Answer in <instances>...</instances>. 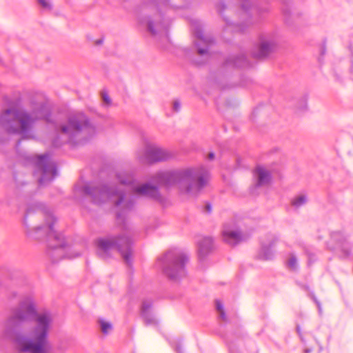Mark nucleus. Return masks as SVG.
<instances>
[{"instance_id": "obj_1", "label": "nucleus", "mask_w": 353, "mask_h": 353, "mask_svg": "<svg viewBox=\"0 0 353 353\" xmlns=\"http://www.w3.org/2000/svg\"><path fill=\"white\" fill-rule=\"evenodd\" d=\"M52 322L50 312H38L32 300L27 299L12 310L2 332L19 352L48 353V336Z\"/></svg>"}, {"instance_id": "obj_2", "label": "nucleus", "mask_w": 353, "mask_h": 353, "mask_svg": "<svg viewBox=\"0 0 353 353\" xmlns=\"http://www.w3.org/2000/svg\"><path fill=\"white\" fill-rule=\"evenodd\" d=\"M210 180V172L203 165L156 172V203H163L164 201L159 192L157 185L176 186L181 194L196 196L208 185Z\"/></svg>"}, {"instance_id": "obj_3", "label": "nucleus", "mask_w": 353, "mask_h": 353, "mask_svg": "<svg viewBox=\"0 0 353 353\" xmlns=\"http://www.w3.org/2000/svg\"><path fill=\"white\" fill-rule=\"evenodd\" d=\"M49 111L40 104L31 111L11 107L3 110L0 115V126L9 134L21 135L25 139L34 138L35 123L41 119L48 121Z\"/></svg>"}, {"instance_id": "obj_4", "label": "nucleus", "mask_w": 353, "mask_h": 353, "mask_svg": "<svg viewBox=\"0 0 353 353\" xmlns=\"http://www.w3.org/2000/svg\"><path fill=\"white\" fill-rule=\"evenodd\" d=\"M164 275L170 281L179 283L188 275L187 265L189 254L183 249L172 247L168 249L158 259Z\"/></svg>"}, {"instance_id": "obj_5", "label": "nucleus", "mask_w": 353, "mask_h": 353, "mask_svg": "<svg viewBox=\"0 0 353 353\" xmlns=\"http://www.w3.org/2000/svg\"><path fill=\"white\" fill-rule=\"evenodd\" d=\"M131 243L130 238L125 235L99 238L95 241L97 254L100 257L106 259L110 256L112 250H117L128 265L132 263Z\"/></svg>"}, {"instance_id": "obj_6", "label": "nucleus", "mask_w": 353, "mask_h": 353, "mask_svg": "<svg viewBox=\"0 0 353 353\" xmlns=\"http://www.w3.org/2000/svg\"><path fill=\"white\" fill-rule=\"evenodd\" d=\"M41 216H43L45 218L46 225L34 227L33 230L35 232L43 230L44 232L47 234L48 237L50 239L48 246L52 250H54L50 253V256H52L57 252L62 253V250L60 249L65 247L64 239L61 234H57L54 230L53 224L56 219L50 212L38 210L34 213L32 210L29 209L25 216V223L28 225L29 220L34 218H40Z\"/></svg>"}, {"instance_id": "obj_7", "label": "nucleus", "mask_w": 353, "mask_h": 353, "mask_svg": "<svg viewBox=\"0 0 353 353\" xmlns=\"http://www.w3.org/2000/svg\"><path fill=\"white\" fill-rule=\"evenodd\" d=\"M94 128L88 117L82 113H78L69 117L68 123L61 128V132L67 136L70 141H74L82 133L91 132Z\"/></svg>"}, {"instance_id": "obj_8", "label": "nucleus", "mask_w": 353, "mask_h": 353, "mask_svg": "<svg viewBox=\"0 0 353 353\" xmlns=\"http://www.w3.org/2000/svg\"><path fill=\"white\" fill-rule=\"evenodd\" d=\"M85 194L90 195L94 203H101L107 201H112L118 206L123 203L124 194L121 190H112L106 185L91 186L85 185L83 188Z\"/></svg>"}, {"instance_id": "obj_9", "label": "nucleus", "mask_w": 353, "mask_h": 353, "mask_svg": "<svg viewBox=\"0 0 353 353\" xmlns=\"http://www.w3.org/2000/svg\"><path fill=\"white\" fill-rule=\"evenodd\" d=\"M34 165V175L39 176L38 182L40 185L50 182L57 175V168L48 154L37 155L32 158Z\"/></svg>"}, {"instance_id": "obj_10", "label": "nucleus", "mask_w": 353, "mask_h": 353, "mask_svg": "<svg viewBox=\"0 0 353 353\" xmlns=\"http://www.w3.org/2000/svg\"><path fill=\"white\" fill-rule=\"evenodd\" d=\"M191 30L196 39L194 45L197 48V53L200 56L205 55L208 57L209 48L214 43V39L204 34L202 24L197 20L191 22Z\"/></svg>"}, {"instance_id": "obj_11", "label": "nucleus", "mask_w": 353, "mask_h": 353, "mask_svg": "<svg viewBox=\"0 0 353 353\" xmlns=\"http://www.w3.org/2000/svg\"><path fill=\"white\" fill-rule=\"evenodd\" d=\"M278 241L276 235L268 234L265 236V239L261 242V248L257 254V258L261 260L268 261L274 258V252L272 248Z\"/></svg>"}, {"instance_id": "obj_12", "label": "nucleus", "mask_w": 353, "mask_h": 353, "mask_svg": "<svg viewBox=\"0 0 353 353\" xmlns=\"http://www.w3.org/2000/svg\"><path fill=\"white\" fill-rule=\"evenodd\" d=\"M276 43L272 37L261 36L257 48L252 52L254 58L261 59L269 56L274 50Z\"/></svg>"}, {"instance_id": "obj_13", "label": "nucleus", "mask_w": 353, "mask_h": 353, "mask_svg": "<svg viewBox=\"0 0 353 353\" xmlns=\"http://www.w3.org/2000/svg\"><path fill=\"white\" fill-rule=\"evenodd\" d=\"M222 236L223 241L230 245H235L247 239L240 232L233 230L227 224L223 226Z\"/></svg>"}, {"instance_id": "obj_14", "label": "nucleus", "mask_w": 353, "mask_h": 353, "mask_svg": "<svg viewBox=\"0 0 353 353\" xmlns=\"http://www.w3.org/2000/svg\"><path fill=\"white\" fill-rule=\"evenodd\" d=\"M254 177L256 179V187L268 185L272 180L271 172L265 168L258 165L253 172Z\"/></svg>"}, {"instance_id": "obj_15", "label": "nucleus", "mask_w": 353, "mask_h": 353, "mask_svg": "<svg viewBox=\"0 0 353 353\" xmlns=\"http://www.w3.org/2000/svg\"><path fill=\"white\" fill-rule=\"evenodd\" d=\"M196 243L200 259H204L214 248L213 239L210 236H201Z\"/></svg>"}, {"instance_id": "obj_16", "label": "nucleus", "mask_w": 353, "mask_h": 353, "mask_svg": "<svg viewBox=\"0 0 353 353\" xmlns=\"http://www.w3.org/2000/svg\"><path fill=\"white\" fill-rule=\"evenodd\" d=\"M224 65L225 67L248 68L250 66V63L245 55L241 54L238 56L230 55L227 57Z\"/></svg>"}, {"instance_id": "obj_17", "label": "nucleus", "mask_w": 353, "mask_h": 353, "mask_svg": "<svg viewBox=\"0 0 353 353\" xmlns=\"http://www.w3.org/2000/svg\"><path fill=\"white\" fill-rule=\"evenodd\" d=\"M331 240L336 243V247L341 248L345 256L350 253V250L345 248L346 244V236L340 231L332 232L330 234Z\"/></svg>"}, {"instance_id": "obj_18", "label": "nucleus", "mask_w": 353, "mask_h": 353, "mask_svg": "<svg viewBox=\"0 0 353 353\" xmlns=\"http://www.w3.org/2000/svg\"><path fill=\"white\" fill-rule=\"evenodd\" d=\"M139 160L143 164H152L154 162V148L152 145H147Z\"/></svg>"}, {"instance_id": "obj_19", "label": "nucleus", "mask_w": 353, "mask_h": 353, "mask_svg": "<svg viewBox=\"0 0 353 353\" xmlns=\"http://www.w3.org/2000/svg\"><path fill=\"white\" fill-rule=\"evenodd\" d=\"M141 316L146 324H151L153 322L152 318V303L149 301L143 302L141 307Z\"/></svg>"}, {"instance_id": "obj_20", "label": "nucleus", "mask_w": 353, "mask_h": 353, "mask_svg": "<svg viewBox=\"0 0 353 353\" xmlns=\"http://www.w3.org/2000/svg\"><path fill=\"white\" fill-rule=\"evenodd\" d=\"M133 192L143 196L153 195L154 193V186L148 183L143 184L139 187L132 185Z\"/></svg>"}, {"instance_id": "obj_21", "label": "nucleus", "mask_w": 353, "mask_h": 353, "mask_svg": "<svg viewBox=\"0 0 353 353\" xmlns=\"http://www.w3.org/2000/svg\"><path fill=\"white\" fill-rule=\"evenodd\" d=\"M173 157V154L168 150L156 146V163L165 161Z\"/></svg>"}, {"instance_id": "obj_22", "label": "nucleus", "mask_w": 353, "mask_h": 353, "mask_svg": "<svg viewBox=\"0 0 353 353\" xmlns=\"http://www.w3.org/2000/svg\"><path fill=\"white\" fill-rule=\"evenodd\" d=\"M223 19L226 23V30L231 29L232 31L234 32H243L245 30V28L250 23H248V22L243 23H234L225 17H223Z\"/></svg>"}, {"instance_id": "obj_23", "label": "nucleus", "mask_w": 353, "mask_h": 353, "mask_svg": "<svg viewBox=\"0 0 353 353\" xmlns=\"http://www.w3.org/2000/svg\"><path fill=\"white\" fill-rule=\"evenodd\" d=\"M287 268L292 270L296 271L298 269V260L296 256L294 254H290L289 258L285 262Z\"/></svg>"}, {"instance_id": "obj_24", "label": "nucleus", "mask_w": 353, "mask_h": 353, "mask_svg": "<svg viewBox=\"0 0 353 353\" xmlns=\"http://www.w3.org/2000/svg\"><path fill=\"white\" fill-rule=\"evenodd\" d=\"M307 201V198L304 194L299 195L294 197L291 202V204L293 207L296 208H299L303 205H305Z\"/></svg>"}, {"instance_id": "obj_25", "label": "nucleus", "mask_w": 353, "mask_h": 353, "mask_svg": "<svg viewBox=\"0 0 353 353\" xmlns=\"http://www.w3.org/2000/svg\"><path fill=\"white\" fill-rule=\"evenodd\" d=\"M117 179L121 185H132L134 183L132 176L126 174H117Z\"/></svg>"}, {"instance_id": "obj_26", "label": "nucleus", "mask_w": 353, "mask_h": 353, "mask_svg": "<svg viewBox=\"0 0 353 353\" xmlns=\"http://www.w3.org/2000/svg\"><path fill=\"white\" fill-rule=\"evenodd\" d=\"M157 1L158 0H156V3H157ZM158 16L162 17V21L160 23L162 26V28L166 31L169 24V19L168 18H165L161 10L157 9V8L156 7V20L157 19Z\"/></svg>"}, {"instance_id": "obj_27", "label": "nucleus", "mask_w": 353, "mask_h": 353, "mask_svg": "<svg viewBox=\"0 0 353 353\" xmlns=\"http://www.w3.org/2000/svg\"><path fill=\"white\" fill-rule=\"evenodd\" d=\"M216 304V311L219 312V317L222 321H226V314L225 313L224 309H223V305L219 300H216L215 301Z\"/></svg>"}, {"instance_id": "obj_28", "label": "nucleus", "mask_w": 353, "mask_h": 353, "mask_svg": "<svg viewBox=\"0 0 353 353\" xmlns=\"http://www.w3.org/2000/svg\"><path fill=\"white\" fill-rule=\"evenodd\" d=\"M141 23L147 28V30L152 35L154 34L153 22L150 18L145 17L141 20Z\"/></svg>"}, {"instance_id": "obj_29", "label": "nucleus", "mask_w": 353, "mask_h": 353, "mask_svg": "<svg viewBox=\"0 0 353 353\" xmlns=\"http://www.w3.org/2000/svg\"><path fill=\"white\" fill-rule=\"evenodd\" d=\"M99 323L100 325L101 330L103 334H108L109 333L112 327L110 323L105 321L103 319L99 320Z\"/></svg>"}, {"instance_id": "obj_30", "label": "nucleus", "mask_w": 353, "mask_h": 353, "mask_svg": "<svg viewBox=\"0 0 353 353\" xmlns=\"http://www.w3.org/2000/svg\"><path fill=\"white\" fill-rule=\"evenodd\" d=\"M241 1H243L242 4H241L242 10L245 15H248V12L250 10H252V8L251 7V2L250 1V0H241Z\"/></svg>"}, {"instance_id": "obj_31", "label": "nucleus", "mask_w": 353, "mask_h": 353, "mask_svg": "<svg viewBox=\"0 0 353 353\" xmlns=\"http://www.w3.org/2000/svg\"><path fill=\"white\" fill-rule=\"evenodd\" d=\"M307 108V100L305 97H302L299 100V105L296 108L299 110H304Z\"/></svg>"}, {"instance_id": "obj_32", "label": "nucleus", "mask_w": 353, "mask_h": 353, "mask_svg": "<svg viewBox=\"0 0 353 353\" xmlns=\"http://www.w3.org/2000/svg\"><path fill=\"white\" fill-rule=\"evenodd\" d=\"M181 102L179 101V100L176 99L173 101L172 108L173 112H179L181 110Z\"/></svg>"}, {"instance_id": "obj_33", "label": "nucleus", "mask_w": 353, "mask_h": 353, "mask_svg": "<svg viewBox=\"0 0 353 353\" xmlns=\"http://www.w3.org/2000/svg\"><path fill=\"white\" fill-rule=\"evenodd\" d=\"M38 3L40 6H41L43 8L51 9L50 4L46 0H38Z\"/></svg>"}, {"instance_id": "obj_34", "label": "nucleus", "mask_w": 353, "mask_h": 353, "mask_svg": "<svg viewBox=\"0 0 353 353\" xmlns=\"http://www.w3.org/2000/svg\"><path fill=\"white\" fill-rule=\"evenodd\" d=\"M101 97L103 102H105L106 104L110 105L111 103V99L106 92H102Z\"/></svg>"}, {"instance_id": "obj_35", "label": "nucleus", "mask_w": 353, "mask_h": 353, "mask_svg": "<svg viewBox=\"0 0 353 353\" xmlns=\"http://www.w3.org/2000/svg\"><path fill=\"white\" fill-rule=\"evenodd\" d=\"M168 3H169V0H158V1L157 3V6H158V7L163 6L164 8H168Z\"/></svg>"}, {"instance_id": "obj_36", "label": "nucleus", "mask_w": 353, "mask_h": 353, "mask_svg": "<svg viewBox=\"0 0 353 353\" xmlns=\"http://www.w3.org/2000/svg\"><path fill=\"white\" fill-rule=\"evenodd\" d=\"M173 348L176 353H183L182 350V345L180 342L176 343V344H174V345L173 346Z\"/></svg>"}, {"instance_id": "obj_37", "label": "nucleus", "mask_w": 353, "mask_h": 353, "mask_svg": "<svg viewBox=\"0 0 353 353\" xmlns=\"http://www.w3.org/2000/svg\"><path fill=\"white\" fill-rule=\"evenodd\" d=\"M148 6L151 7L152 8H153V7L154 6V1L150 0L148 2H147L146 1H144L143 3V5H142L143 8L147 7Z\"/></svg>"}, {"instance_id": "obj_38", "label": "nucleus", "mask_w": 353, "mask_h": 353, "mask_svg": "<svg viewBox=\"0 0 353 353\" xmlns=\"http://www.w3.org/2000/svg\"><path fill=\"white\" fill-rule=\"evenodd\" d=\"M81 252H82V250L75 251L71 255H68V257L70 259L77 257L81 255Z\"/></svg>"}, {"instance_id": "obj_39", "label": "nucleus", "mask_w": 353, "mask_h": 353, "mask_svg": "<svg viewBox=\"0 0 353 353\" xmlns=\"http://www.w3.org/2000/svg\"><path fill=\"white\" fill-rule=\"evenodd\" d=\"M296 331H297V332H298V334H299V336H300V338H301V341H302L303 343H305L304 338H303V336L302 334L301 333V328H300V326H299V325H297V326H296Z\"/></svg>"}, {"instance_id": "obj_40", "label": "nucleus", "mask_w": 353, "mask_h": 353, "mask_svg": "<svg viewBox=\"0 0 353 353\" xmlns=\"http://www.w3.org/2000/svg\"><path fill=\"white\" fill-rule=\"evenodd\" d=\"M205 210L207 212L210 213L212 211V206L210 204L208 203L205 205Z\"/></svg>"}, {"instance_id": "obj_41", "label": "nucleus", "mask_w": 353, "mask_h": 353, "mask_svg": "<svg viewBox=\"0 0 353 353\" xmlns=\"http://www.w3.org/2000/svg\"><path fill=\"white\" fill-rule=\"evenodd\" d=\"M133 203L132 202H128L125 204V208L130 209L132 207Z\"/></svg>"}, {"instance_id": "obj_42", "label": "nucleus", "mask_w": 353, "mask_h": 353, "mask_svg": "<svg viewBox=\"0 0 353 353\" xmlns=\"http://www.w3.org/2000/svg\"><path fill=\"white\" fill-rule=\"evenodd\" d=\"M117 219L118 221L123 219V214L122 212H118L117 214Z\"/></svg>"}, {"instance_id": "obj_43", "label": "nucleus", "mask_w": 353, "mask_h": 353, "mask_svg": "<svg viewBox=\"0 0 353 353\" xmlns=\"http://www.w3.org/2000/svg\"><path fill=\"white\" fill-rule=\"evenodd\" d=\"M208 158L209 160H212L214 158V154L213 152H210L208 154Z\"/></svg>"}, {"instance_id": "obj_44", "label": "nucleus", "mask_w": 353, "mask_h": 353, "mask_svg": "<svg viewBox=\"0 0 353 353\" xmlns=\"http://www.w3.org/2000/svg\"><path fill=\"white\" fill-rule=\"evenodd\" d=\"M102 43H103V39H102L96 40L94 41V44L97 45V46H99V45L101 44Z\"/></svg>"}, {"instance_id": "obj_45", "label": "nucleus", "mask_w": 353, "mask_h": 353, "mask_svg": "<svg viewBox=\"0 0 353 353\" xmlns=\"http://www.w3.org/2000/svg\"><path fill=\"white\" fill-rule=\"evenodd\" d=\"M312 352V349L305 347L304 350V353H310Z\"/></svg>"}, {"instance_id": "obj_46", "label": "nucleus", "mask_w": 353, "mask_h": 353, "mask_svg": "<svg viewBox=\"0 0 353 353\" xmlns=\"http://www.w3.org/2000/svg\"><path fill=\"white\" fill-rule=\"evenodd\" d=\"M283 14L287 16V15H289L290 14V11L288 10H283Z\"/></svg>"}, {"instance_id": "obj_47", "label": "nucleus", "mask_w": 353, "mask_h": 353, "mask_svg": "<svg viewBox=\"0 0 353 353\" xmlns=\"http://www.w3.org/2000/svg\"><path fill=\"white\" fill-rule=\"evenodd\" d=\"M222 7L223 8L221 10H219V12L220 14L222 15L223 14V10L225 9V6L224 5H222Z\"/></svg>"}, {"instance_id": "obj_48", "label": "nucleus", "mask_w": 353, "mask_h": 353, "mask_svg": "<svg viewBox=\"0 0 353 353\" xmlns=\"http://www.w3.org/2000/svg\"><path fill=\"white\" fill-rule=\"evenodd\" d=\"M312 256H309V259H308V263L310 264L312 263Z\"/></svg>"}, {"instance_id": "obj_49", "label": "nucleus", "mask_w": 353, "mask_h": 353, "mask_svg": "<svg viewBox=\"0 0 353 353\" xmlns=\"http://www.w3.org/2000/svg\"><path fill=\"white\" fill-rule=\"evenodd\" d=\"M325 47H323L322 50H321V54H323L325 53Z\"/></svg>"}, {"instance_id": "obj_50", "label": "nucleus", "mask_w": 353, "mask_h": 353, "mask_svg": "<svg viewBox=\"0 0 353 353\" xmlns=\"http://www.w3.org/2000/svg\"><path fill=\"white\" fill-rule=\"evenodd\" d=\"M350 51H351L352 54L353 55V47L352 46H350Z\"/></svg>"}, {"instance_id": "obj_51", "label": "nucleus", "mask_w": 353, "mask_h": 353, "mask_svg": "<svg viewBox=\"0 0 353 353\" xmlns=\"http://www.w3.org/2000/svg\"><path fill=\"white\" fill-rule=\"evenodd\" d=\"M318 306H319V310H321L320 308V303H318Z\"/></svg>"}, {"instance_id": "obj_52", "label": "nucleus", "mask_w": 353, "mask_h": 353, "mask_svg": "<svg viewBox=\"0 0 353 353\" xmlns=\"http://www.w3.org/2000/svg\"><path fill=\"white\" fill-rule=\"evenodd\" d=\"M19 144H20V141H18L17 145H19Z\"/></svg>"}, {"instance_id": "obj_53", "label": "nucleus", "mask_w": 353, "mask_h": 353, "mask_svg": "<svg viewBox=\"0 0 353 353\" xmlns=\"http://www.w3.org/2000/svg\"><path fill=\"white\" fill-rule=\"evenodd\" d=\"M155 35H156V37L157 36V32L155 33Z\"/></svg>"}]
</instances>
